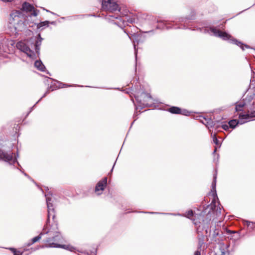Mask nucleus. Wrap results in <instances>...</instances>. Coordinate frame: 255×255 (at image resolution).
<instances>
[{"label": "nucleus", "instance_id": "obj_29", "mask_svg": "<svg viewBox=\"0 0 255 255\" xmlns=\"http://www.w3.org/2000/svg\"><path fill=\"white\" fill-rule=\"evenodd\" d=\"M217 149V147H215V149H214V152H215L216 151Z\"/></svg>", "mask_w": 255, "mask_h": 255}, {"label": "nucleus", "instance_id": "obj_28", "mask_svg": "<svg viewBox=\"0 0 255 255\" xmlns=\"http://www.w3.org/2000/svg\"><path fill=\"white\" fill-rule=\"evenodd\" d=\"M194 255H201L200 251H197L195 252Z\"/></svg>", "mask_w": 255, "mask_h": 255}, {"label": "nucleus", "instance_id": "obj_15", "mask_svg": "<svg viewBox=\"0 0 255 255\" xmlns=\"http://www.w3.org/2000/svg\"><path fill=\"white\" fill-rule=\"evenodd\" d=\"M20 14V12L19 11H16L14 12H13L10 14V17H12L13 19L19 18V15Z\"/></svg>", "mask_w": 255, "mask_h": 255}, {"label": "nucleus", "instance_id": "obj_22", "mask_svg": "<svg viewBox=\"0 0 255 255\" xmlns=\"http://www.w3.org/2000/svg\"><path fill=\"white\" fill-rule=\"evenodd\" d=\"M10 250H11L13 253V254L14 255H21V254H19L16 250L15 249H13V248H10Z\"/></svg>", "mask_w": 255, "mask_h": 255}, {"label": "nucleus", "instance_id": "obj_27", "mask_svg": "<svg viewBox=\"0 0 255 255\" xmlns=\"http://www.w3.org/2000/svg\"><path fill=\"white\" fill-rule=\"evenodd\" d=\"M188 112L185 110L183 111H181V114L182 115H187V113H188Z\"/></svg>", "mask_w": 255, "mask_h": 255}, {"label": "nucleus", "instance_id": "obj_21", "mask_svg": "<svg viewBox=\"0 0 255 255\" xmlns=\"http://www.w3.org/2000/svg\"><path fill=\"white\" fill-rule=\"evenodd\" d=\"M216 176H214V181L212 183V190H214L215 189V187H216Z\"/></svg>", "mask_w": 255, "mask_h": 255}, {"label": "nucleus", "instance_id": "obj_26", "mask_svg": "<svg viewBox=\"0 0 255 255\" xmlns=\"http://www.w3.org/2000/svg\"><path fill=\"white\" fill-rule=\"evenodd\" d=\"M32 11H33L32 15L34 16H36L37 15V13L34 9Z\"/></svg>", "mask_w": 255, "mask_h": 255}, {"label": "nucleus", "instance_id": "obj_11", "mask_svg": "<svg viewBox=\"0 0 255 255\" xmlns=\"http://www.w3.org/2000/svg\"><path fill=\"white\" fill-rule=\"evenodd\" d=\"M35 66L39 70L43 71L45 69L44 66L40 61H36L34 63Z\"/></svg>", "mask_w": 255, "mask_h": 255}, {"label": "nucleus", "instance_id": "obj_7", "mask_svg": "<svg viewBox=\"0 0 255 255\" xmlns=\"http://www.w3.org/2000/svg\"><path fill=\"white\" fill-rule=\"evenodd\" d=\"M107 178L105 177L97 183L95 187V192H97L98 195L101 194L102 191L104 190L105 187L107 185Z\"/></svg>", "mask_w": 255, "mask_h": 255}, {"label": "nucleus", "instance_id": "obj_19", "mask_svg": "<svg viewBox=\"0 0 255 255\" xmlns=\"http://www.w3.org/2000/svg\"><path fill=\"white\" fill-rule=\"evenodd\" d=\"M245 104L244 103H240L237 104L236 107V110L237 111H241L242 110V108L244 107Z\"/></svg>", "mask_w": 255, "mask_h": 255}, {"label": "nucleus", "instance_id": "obj_9", "mask_svg": "<svg viewBox=\"0 0 255 255\" xmlns=\"http://www.w3.org/2000/svg\"><path fill=\"white\" fill-rule=\"evenodd\" d=\"M22 9L26 12L32 11L34 9V7L29 3L24 2L22 4Z\"/></svg>", "mask_w": 255, "mask_h": 255}, {"label": "nucleus", "instance_id": "obj_13", "mask_svg": "<svg viewBox=\"0 0 255 255\" xmlns=\"http://www.w3.org/2000/svg\"><path fill=\"white\" fill-rule=\"evenodd\" d=\"M239 123L241 124V121L240 119L239 121H237L236 120H233L229 122V125L231 128H234Z\"/></svg>", "mask_w": 255, "mask_h": 255}, {"label": "nucleus", "instance_id": "obj_24", "mask_svg": "<svg viewBox=\"0 0 255 255\" xmlns=\"http://www.w3.org/2000/svg\"><path fill=\"white\" fill-rule=\"evenodd\" d=\"M126 19H127L129 23H132L134 21L133 19L132 18H127L126 17Z\"/></svg>", "mask_w": 255, "mask_h": 255}, {"label": "nucleus", "instance_id": "obj_32", "mask_svg": "<svg viewBox=\"0 0 255 255\" xmlns=\"http://www.w3.org/2000/svg\"><path fill=\"white\" fill-rule=\"evenodd\" d=\"M46 94H47V92L43 95V97H45Z\"/></svg>", "mask_w": 255, "mask_h": 255}, {"label": "nucleus", "instance_id": "obj_33", "mask_svg": "<svg viewBox=\"0 0 255 255\" xmlns=\"http://www.w3.org/2000/svg\"><path fill=\"white\" fill-rule=\"evenodd\" d=\"M245 46L246 48H248V47H248V46H247V45H245Z\"/></svg>", "mask_w": 255, "mask_h": 255}, {"label": "nucleus", "instance_id": "obj_10", "mask_svg": "<svg viewBox=\"0 0 255 255\" xmlns=\"http://www.w3.org/2000/svg\"><path fill=\"white\" fill-rule=\"evenodd\" d=\"M38 36L39 37V39L37 40V41L36 42V43L35 44V45H34L35 46V50L36 51V53L37 54L39 53V49H40V46L41 45V41H42V38L40 37V34H38Z\"/></svg>", "mask_w": 255, "mask_h": 255}, {"label": "nucleus", "instance_id": "obj_5", "mask_svg": "<svg viewBox=\"0 0 255 255\" xmlns=\"http://www.w3.org/2000/svg\"><path fill=\"white\" fill-rule=\"evenodd\" d=\"M0 160H2L10 163H14L16 161V158L13 157L12 153L8 154L1 149H0Z\"/></svg>", "mask_w": 255, "mask_h": 255}, {"label": "nucleus", "instance_id": "obj_25", "mask_svg": "<svg viewBox=\"0 0 255 255\" xmlns=\"http://www.w3.org/2000/svg\"><path fill=\"white\" fill-rule=\"evenodd\" d=\"M237 45H239L243 50H244V46H243V44H241V42H238V43H236Z\"/></svg>", "mask_w": 255, "mask_h": 255}, {"label": "nucleus", "instance_id": "obj_20", "mask_svg": "<svg viewBox=\"0 0 255 255\" xmlns=\"http://www.w3.org/2000/svg\"><path fill=\"white\" fill-rule=\"evenodd\" d=\"M186 216L188 218H190L193 216V212L192 210L188 211L186 213Z\"/></svg>", "mask_w": 255, "mask_h": 255}, {"label": "nucleus", "instance_id": "obj_31", "mask_svg": "<svg viewBox=\"0 0 255 255\" xmlns=\"http://www.w3.org/2000/svg\"><path fill=\"white\" fill-rule=\"evenodd\" d=\"M248 223V226H249V224H250V222H247Z\"/></svg>", "mask_w": 255, "mask_h": 255}, {"label": "nucleus", "instance_id": "obj_6", "mask_svg": "<svg viewBox=\"0 0 255 255\" xmlns=\"http://www.w3.org/2000/svg\"><path fill=\"white\" fill-rule=\"evenodd\" d=\"M255 117V111L251 112L250 113L248 112L247 114H240L239 118L241 121V124H243L245 122L250 121L252 118Z\"/></svg>", "mask_w": 255, "mask_h": 255}, {"label": "nucleus", "instance_id": "obj_2", "mask_svg": "<svg viewBox=\"0 0 255 255\" xmlns=\"http://www.w3.org/2000/svg\"><path fill=\"white\" fill-rule=\"evenodd\" d=\"M102 8L104 10L111 12L117 10L120 11V10L118 4L113 0L103 1L102 2Z\"/></svg>", "mask_w": 255, "mask_h": 255}, {"label": "nucleus", "instance_id": "obj_14", "mask_svg": "<svg viewBox=\"0 0 255 255\" xmlns=\"http://www.w3.org/2000/svg\"><path fill=\"white\" fill-rule=\"evenodd\" d=\"M204 236H201L198 238V249H200L204 244Z\"/></svg>", "mask_w": 255, "mask_h": 255}, {"label": "nucleus", "instance_id": "obj_18", "mask_svg": "<svg viewBox=\"0 0 255 255\" xmlns=\"http://www.w3.org/2000/svg\"><path fill=\"white\" fill-rule=\"evenodd\" d=\"M213 141L216 145H218L219 147L220 146L221 143L217 138L215 134H214L213 136Z\"/></svg>", "mask_w": 255, "mask_h": 255}, {"label": "nucleus", "instance_id": "obj_23", "mask_svg": "<svg viewBox=\"0 0 255 255\" xmlns=\"http://www.w3.org/2000/svg\"><path fill=\"white\" fill-rule=\"evenodd\" d=\"M222 127L225 130H227L229 128V126L226 124L223 125Z\"/></svg>", "mask_w": 255, "mask_h": 255}, {"label": "nucleus", "instance_id": "obj_16", "mask_svg": "<svg viewBox=\"0 0 255 255\" xmlns=\"http://www.w3.org/2000/svg\"><path fill=\"white\" fill-rule=\"evenodd\" d=\"M48 23H49V21H45L43 22H41L37 25V27L38 28H40L43 26H47L48 25Z\"/></svg>", "mask_w": 255, "mask_h": 255}, {"label": "nucleus", "instance_id": "obj_1", "mask_svg": "<svg viewBox=\"0 0 255 255\" xmlns=\"http://www.w3.org/2000/svg\"><path fill=\"white\" fill-rule=\"evenodd\" d=\"M44 233H49V235L52 236L51 238H49L47 240L46 242L48 244L47 246H46V247L49 248H61L71 251H72V250L74 249V248L70 245H62L54 243H50L51 241H57L58 242H60L61 241V239H63L62 237H61L60 235V233L58 231L57 223H55L52 227L48 228V231H45Z\"/></svg>", "mask_w": 255, "mask_h": 255}, {"label": "nucleus", "instance_id": "obj_17", "mask_svg": "<svg viewBox=\"0 0 255 255\" xmlns=\"http://www.w3.org/2000/svg\"><path fill=\"white\" fill-rule=\"evenodd\" d=\"M43 234L42 233H40V235L37 237H34L32 240V243L31 244H34V243L37 242L41 238V235Z\"/></svg>", "mask_w": 255, "mask_h": 255}, {"label": "nucleus", "instance_id": "obj_8", "mask_svg": "<svg viewBox=\"0 0 255 255\" xmlns=\"http://www.w3.org/2000/svg\"><path fill=\"white\" fill-rule=\"evenodd\" d=\"M211 31L214 33V35L220 37L224 40L229 39L230 35L225 32H222L218 29L214 28H211Z\"/></svg>", "mask_w": 255, "mask_h": 255}, {"label": "nucleus", "instance_id": "obj_4", "mask_svg": "<svg viewBox=\"0 0 255 255\" xmlns=\"http://www.w3.org/2000/svg\"><path fill=\"white\" fill-rule=\"evenodd\" d=\"M51 200V199L50 198L47 197L46 198V202H47V206L48 208V215H47V221L46 224V228L48 227V223L50 222V217H52L53 220H54L55 217V215L54 213V210L53 208V205L50 202Z\"/></svg>", "mask_w": 255, "mask_h": 255}, {"label": "nucleus", "instance_id": "obj_3", "mask_svg": "<svg viewBox=\"0 0 255 255\" xmlns=\"http://www.w3.org/2000/svg\"><path fill=\"white\" fill-rule=\"evenodd\" d=\"M16 47L20 51L25 53L28 57L33 58L34 52L30 49L28 45L23 41H19L16 44Z\"/></svg>", "mask_w": 255, "mask_h": 255}, {"label": "nucleus", "instance_id": "obj_30", "mask_svg": "<svg viewBox=\"0 0 255 255\" xmlns=\"http://www.w3.org/2000/svg\"><path fill=\"white\" fill-rule=\"evenodd\" d=\"M218 234V232H217V233H215V234H214L215 235H217Z\"/></svg>", "mask_w": 255, "mask_h": 255}, {"label": "nucleus", "instance_id": "obj_12", "mask_svg": "<svg viewBox=\"0 0 255 255\" xmlns=\"http://www.w3.org/2000/svg\"><path fill=\"white\" fill-rule=\"evenodd\" d=\"M169 111L173 114H180L181 113V110L176 107H173L169 109Z\"/></svg>", "mask_w": 255, "mask_h": 255}]
</instances>
